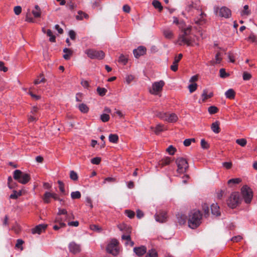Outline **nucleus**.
Masks as SVG:
<instances>
[{"label": "nucleus", "mask_w": 257, "mask_h": 257, "mask_svg": "<svg viewBox=\"0 0 257 257\" xmlns=\"http://www.w3.org/2000/svg\"><path fill=\"white\" fill-rule=\"evenodd\" d=\"M8 187L10 189H13L16 186V183H13V179L11 176L8 177Z\"/></svg>", "instance_id": "obj_49"}, {"label": "nucleus", "mask_w": 257, "mask_h": 257, "mask_svg": "<svg viewBox=\"0 0 257 257\" xmlns=\"http://www.w3.org/2000/svg\"><path fill=\"white\" fill-rule=\"evenodd\" d=\"M222 166L226 169H229L232 167V164L231 162H225L222 163Z\"/></svg>", "instance_id": "obj_62"}, {"label": "nucleus", "mask_w": 257, "mask_h": 257, "mask_svg": "<svg viewBox=\"0 0 257 257\" xmlns=\"http://www.w3.org/2000/svg\"><path fill=\"white\" fill-rule=\"evenodd\" d=\"M58 183L59 184V188L60 191L63 195H65L66 193H65V189H64V184L63 183V182L62 181H61L60 180H59L58 181Z\"/></svg>", "instance_id": "obj_48"}, {"label": "nucleus", "mask_w": 257, "mask_h": 257, "mask_svg": "<svg viewBox=\"0 0 257 257\" xmlns=\"http://www.w3.org/2000/svg\"><path fill=\"white\" fill-rule=\"evenodd\" d=\"M71 197L73 199H79L81 197V193L78 191L72 192L71 193Z\"/></svg>", "instance_id": "obj_46"}, {"label": "nucleus", "mask_w": 257, "mask_h": 257, "mask_svg": "<svg viewBox=\"0 0 257 257\" xmlns=\"http://www.w3.org/2000/svg\"><path fill=\"white\" fill-rule=\"evenodd\" d=\"M236 143L241 147H244L246 145L247 141L245 139H237Z\"/></svg>", "instance_id": "obj_45"}, {"label": "nucleus", "mask_w": 257, "mask_h": 257, "mask_svg": "<svg viewBox=\"0 0 257 257\" xmlns=\"http://www.w3.org/2000/svg\"><path fill=\"white\" fill-rule=\"evenodd\" d=\"M248 40L252 42H254L257 45V40L256 36L251 33L248 38Z\"/></svg>", "instance_id": "obj_58"}, {"label": "nucleus", "mask_w": 257, "mask_h": 257, "mask_svg": "<svg viewBox=\"0 0 257 257\" xmlns=\"http://www.w3.org/2000/svg\"><path fill=\"white\" fill-rule=\"evenodd\" d=\"M13 177L14 179L23 184L27 183L31 178L29 174L23 172L20 170H16L14 172Z\"/></svg>", "instance_id": "obj_5"}, {"label": "nucleus", "mask_w": 257, "mask_h": 257, "mask_svg": "<svg viewBox=\"0 0 257 257\" xmlns=\"http://www.w3.org/2000/svg\"><path fill=\"white\" fill-rule=\"evenodd\" d=\"M178 119V116L174 113L168 114L166 121L171 123L176 122Z\"/></svg>", "instance_id": "obj_18"}, {"label": "nucleus", "mask_w": 257, "mask_h": 257, "mask_svg": "<svg viewBox=\"0 0 257 257\" xmlns=\"http://www.w3.org/2000/svg\"><path fill=\"white\" fill-rule=\"evenodd\" d=\"M251 78V75L250 73H248L247 72H243V79L244 80H248Z\"/></svg>", "instance_id": "obj_61"}, {"label": "nucleus", "mask_w": 257, "mask_h": 257, "mask_svg": "<svg viewBox=\"0 0 257 257\" xmlns=\"http://www.w3.org/2000/svg\"><path fill=\"white\" fill-rule=\"evenodd\" d=\"M212 131L215 134H218L220 132L219 122L216 121L212 123L211 125Z\"/></svg>", "instance_id": "obj_20"}, {"label": "nucleus", "mask_w": 257, "mask_h": 257, "mask_svg": "<svg viewBox=\"0 0 257 257\" xmlns=\"http://www.w3.org/2000/svg\"><path fill=\"white\" fill-rule=\"evenodd\" d=\"M33 16H41L42 14L41 10L38 5H35L34 9L32 11Z\"/></svg>", "instance_id": "obj_25"}, {"label": "nucleus", "mask_w": 257, "mask_h": 257, "mask_svg": "<svg viewBox=\"0 0 257 257\" xmlns=\"http://www.w3.org/2000/svg\"><path fill=\"white\" fill-rule=\"evenodd\" d=\"M155 218L156 221L159 223H165L167 221V212L165 211L160 210L158 213L155 214Z\"/></svg>", "instance_id": "obj_11"}, {"label": "nucleus", "mask_w": 257, "mask_h": 257, "mask_svg": "<svg viewBox=\"0 0 257 257\" xmlns=\"http://www.w3.org/2000/svg\"><path fill=\"white\" fill-rule=\"evenodd\" d=\"M78 107L80 111L82 113H87L89 110L88 107L84 103L80 104Z\"/></svg>", "instance_id": "obj_34"}, {"label": "nucleus", "mask_w": 257, "mask_h": 257, "mask_svg": "<svg viewBox=\"0 0 257 257\" xmlns=\"http://www.w3.org/2000/svg\"><path fill=\"white\" fill-rule=\"evenodd\" d=\"M220 76L221 78H225L228 77L229 74L225 72V70L223 68H221L219 70Z\"/></svg>", "instance_id": "obj_55"}, {"label": "nucleus", "mask_w": 257, "mask_h": 257, "mask_svg": "<svg viewBox=\"0 0 257 257\" xmlns=\"http://www.w3.org/2000/svg\"><path fill=\"white\" fill-rule=\"evenodd\" d=\"M202 209L204 212V217H208L210 214L209 205L206 203H204L202 204Z\"/></svg>", "instance_id": "obj_21"}, {"label": "nucleus", "mask_w": 257, "mask_h": 257, "mask_svg": "<svg viewBox=\"0 0 257 257\" xmlns=\"http://www.w3.org/2000/svg\"><path fill=\"white\" fill-rule=\"evenodd\" d=\"M128 57V56L127 55H123V54H120L118 60V62L121 63L123 65H125L127 62Z\"/></svg>", "instance_id": "obj_26"}, {"label": "nucleus", "mask_w": 257, "mask_h": 257, "mask_svg": "<svg viewBox=\"0 0 257 257\" xmlns=\"http://www.w3.org/2000/svg\"><path fill=\"white\" fill-rule=\"evenodd\" d=\"M47 35L50 37L49 41L51 42H55L56 41V37L53 35L52 32L51 30L49 29L47 31Z\"/></svg>", "instance_id": "obj_37"}, {"label": "nucleus", "mask_w": 257, "mask_h": 257, "mask_svg": "<svg viewBox=\"0 0 257 257\" xmlns=\"http://www.w3.org/2000/svg\"><path fill=\"white\" fill-rule=\"evenodd\" d=\"M241 15H248L250 14V11L248 10V5H245L243 7V10L241 11Z\"/></svg>", "instance_id": "obj_47"}, {"label": "nucleus", "mask_w": 257, "mask_h": 257, "mask_svg": "<svg viewBox=\"0 0 257 257\" xmlns=\"http://www.w3.org/2000/svg\"><path fill=\"white\" fill-rule=\"evenodd\" d=\"M70 178L73 181L78 180V175L76 172L74 171H71L70 172Z\"/></svg>", "instance_id": "obj_51"}, {"label": "nucleus", "mask_w": 257, "mask_h": 257, "mask_svg": "<svg viewBox=\"0 0 257 257\" xmlns=\"http://www.w3.org/2000/svg\"><path fill=\"white\" fill-rule=\"evenodd\" d=\"M201 146L202 149H207L209 148V145L204 139H202L201 140Z\"/></svg>", "instance_id": "obj_56"}, {"label": "nucleus", "mask_w": 257, "mask_h": 257, "mask_svg": "<svg viewBox=\"0 0 257 257\" xmlns=\"http://www.w3.org/2000/svg\"><path fill=\"white\" fill-rule=\"evenodd\" d=\"M61 215H65V219L67 220L68 218V214H67V211L66 209H58V212L57 214V216H61Z\"/></svg>", "instance_id": "obj_35"}, {"label": "nucleus", "mask_w": 257, "mask_h": 257, "mask_svg": "<svg viewBox=\"0 0 257 257\" xmlns=\"http://www.w3.org/2000/svg\"><path fill=\"white\" fill-rule=\"evenodd\" d=\"M88 57L92 59H102L104 57L105 54L101 50H96L92 49H88L84 51Z\"/></svg>", "instance_id": "obj_6"}, {"label": "nucleus", "mask_w": 257, "mask_h": 257, "mask_svg": "<svg viewBox=\"0 0 257 257\" xmlns=\"http://www.w3.org/2000/svg\"><path fill=\"white\" fill-rule=\"evenodd\" d=\"M89 227L90 229L98 232H100L102 230L101 227L96 224L90 225Z\"/></svg>", "instance_id": "obj_42"}, {"label": "nucleus", "mask_w": 257, "mask_h": 257, "mask_svg": "<svg viewBox=\"0 0 257 257\" xmlns=\"http://www.w3.org/2000/svg\"><path fill=\"white\" fill-rule=\"evenodd\" d=\"M69 247L70 251L74 254L79 252L81 250L80 246L74 242H71Z\"/></svg>", "instance_id": "obj_15"}, {"label": "nucleus", "mask_w": 257, "mask_h": 257, "mask_svg": "<svg viewBox=\"0 0 257 257\" xmlns=\"http://www.w3.org/2000/svg\"><path fill=\"white\" fill-rule=\"evenodd\" d=\"M109 118V115L106 113H103L100 115V119L104 122L108 121Z\"/></svg>", "instance_id": "obj_53"}, {"label": "nucleus", "mask_w": 257, "mask_h": 257, "mask_svg": "<svg viewBox=\"0 0 257 257\" xmlns=\"http://www.w3.org/2000/svg\"><path fill=\"white\" fill-rule=\"evenodd\" d=\"M51 193L49 192H46L44 195V196L43 197V199L44 200V202L46 203H49L50 202V198L51 197Z\"/></svg>", "instance_id": "obj_31"}, {"label": "nucleus", "mask_w": 257, "mask_h": 257, "mask_svg": "<svg viewBox=\"0 0 257 257\" xmlns=\"http://www.w3.org/2000/svg\"><path fill=\"white\" fill-rule=\"evenodd\" d=\"M165 82L163 80L155 82L152 84V89L150 90V92L154 95H157L162 90Z\"/></svg>", "instance_id": "obj_8"}, {"label": "nucleus", "mask_w": 257, "mask_h": 257, "mask_svg": "<svg viewBox=\"0 0 257 257\" xmlns=\"http://www.w3.org/2000/svg\"><path fill=\"white\" fill-rule=\"evenodd\" d=\"M242 201V198L238 192H232L227 200V205L232 209L235 208L240 204Z\"/></svg>", "instance_id": "obj_3"}, {"label": "nucleus", "mask_w": 257, "mask_h": 257, "mask_svg": "<svg viewBox=\"0 0 257 257\" xmlns=\"http://www.w3.org/2000/svg\"><path fill=\"white\" fill-rule=\"evenodd\" d=\"M173 24L178 26L179 28L182 29L184 32V34L179 38L178 42L180 45L182 43L186 44L187 46H190L192 44V41L187 37L191 30V27H186L185 23L178 17H175L173 21Z\"/></svg>", "instance_id": "obj_1"}, {"label": "nucleus", "mask_w": 257, "mask_h": 257, "mask_svg": "<svg viewBox=\"0 0 257 257\" xmlns=\"http://www.w3.org/2000/svg\"><path fill=\"white\" fill-rule=\"evenodd\" d=\"M126 215L130 218H132L135 216V212L133 211L129 210H126L125 211Z\"/></svg>", "instance_id": "obj_64"}, {"label": "nucleus", "mask_w": 257, "mask_h": 257, "mask_svg": "<svg viewBox=\"0 0 257 257\" xmlns=\"http://www.w3.org/2000/svg\"><path fill=\"white\" fill-rule=\"evenodd\" d=\"M211 213L216 216H219L221 215L220 208L217 204H212L211 206Z\"/></svg>", "instance_id": "obj_17"}, {"label": "nucleus", "mask_w": 257, "mask_h": 257, "mask_svg": "<svg viewBox=\"0 0 257 257\" xmlns=\"http://www.w3.org/2000/svg\"><path fill=\"white\" fill-rule=\"evenodd\" d=\"M65 219V217L64 218H62L59 216H56L54 222L55 223L59 224L61 227H65L66 224L64 223V221H66Z\"/></svg>", "instance_id": "obj_19"}, {"label": "nucleus", "mask_w": 257, "mask_h": 257, "mask_svg": "<svg viewBox=\"0 0 257 257\" xmlns=\"http://www.w3.org/2000/svg\"><path fill=\"white\" fill-rule=\"evenodd\" d=\"M176 151V149L173 147L172 146H170L167 149V151L170 155H173L175 151Z\"/></svg>", "instance_id": "obj_63"}, {"label": "nucleus", "mask_w": 257, "mask_h": 257, "mask_svg": "<svg viewBox=\"0 0 257 257\" xmlns=\"http://www.w3.org/2000/svg\"><path fill=\"white\" fill-rule=\"evenodd\" d=\"M186 216L182 214L177 215V221L180 224H184L186 222Z\"/></svg>", "instance_id": "obj_28"}, {"label": "nucleus", "mask_w": 257, "mask_h": 257, "mask_svg": "<svg viewBox=\"0 0 257 257\" xmlns=\"http://www.w3.org/2000/svg\"><path fill=\"white\" fill-rule=\"evenodd\" d=\"M213 95V93L212 92H208V90L207 89H204L201 94V100H200L199 102H205L207 99L211 98Z\"/></svg>", "instance_id": "obj_13"}, {"label": "nucleus", "mask_w": 257, "mask_h": 257, "mask_svg": "<svg viewBox=\"0 0 257 257\" xmlns=\"http://www.w3.org/2000/svg\"><path fill=\"white\" fill-rule=\"evenodd\" d=\"M164 36L167 39H171L173 37V32L169 30H164L163 32Z\"/></svg>", "instance_id": "obj_38"}, {"label": "nucleus", "mask_w": 257, "mask_h": 257, "mask_svg": "<svg viewBox=\"0 0 257 257\" xmlns=\"http://www.w3.org/2000/svg\"><path fill=\"white\" fill-rule=\"evenodd\" d=\"M225 95L227 98L233 99L235 97V91L232 89H229L226 91Z\"/></svg>", "instance_id": "obj_27"}, {"label": "nucleus", "mask_w": 257, "mask_h": 257, "mask_svg": "<svg viewBox=\"0 0 257 257\" xmlns=\"http://www.w3.org/2000/svg\"><path fill=\"white\" fill-rule=\"evenodd\" d=\"M241 181V180L240 178H233L229 180L227 184L231 187L234 184H239Z\"/></svg>", "instance_id": "obj_32"}, {"label": "nucleus", "mask_w": 257, "mask_h": 257, "mask_svg": "<svg viewBox=\"0 0 257 257\" xmlns=\"http://www.w3.org/2000/svg\"><path fill=\"white\" fill-rule=\"evenodd\" d=\"M101 161L100 157H95L91 160V163L93 164L98 165Z\"/></svg>", "instance_id": "obj_57"}, {"label": "nucleus", "mask_w": 257, "mask_h": 257, "mask_svg": "<svg viewBox=\"0 0 257 257\" xmlns=\"http://www.w3.org/2000/svg\"><path fill=\"white\" fill-rule=\"evenodd\" d=\"M152 5L155 9H158L160 12L163 10L161 3L158 0H154L152 2Z\"/></svg>", "instance_id": "obj_29"}, {"label": "nucleus", "mask_w": 257, "mask_h": 257, "mask_svg": "<svg viewBox=\"0 0 257 257\" xmlns=\"http://www.w3.org/2000/svg\"><path fill=\"white\" fill-rule=\"evenodd\" d=\"M97 92L100 96H103L105 95L107 90L105 88L98 87L97 88Z\"/></svg>", "instance_id": "obj_40"}, {"label": "nucleus", "mask_w": 257, "mask_h": 257, "mask_svg": "<svg viewBox=\"0 0 257 257\" xmlns=\"http://www.w3.org/2000/svg\"><path fill=\"white\" fill-rule=\"evenodd\" d=\"M241 198L245 203H250L253 197V191L250 187L247 185L243 186L241 188Z\"/></svg>", "instance_id": "obj_4"}, {"label": "nucleus", "mask_w": 257, "mask_h": 257, "mask_svg": "<svg viewBox=\"0 0 257 257\" xmlns=\"http://www.w3.org/2000/svg\"><path fill=\"white\" fill-rule=\"evenodd\" d=\"M14 11L16 15H19L22 12V8L21 6H17L15 7Z\"/></svg>", "instance_id": "obj_60"}, {"label": "nucleus", "mask_w": 257, "mask_h": 257, "mask_svg": "<svg viewBox=\"0 0 257 257\" xmlns=\"http://www.w3.org/2000/svg\"><path fill=\"white\" fill-rule=\"evenodd\" d=\"M161 164H160L162 166H164L165 165H167L170 164V159L169 158H166L163 160H162Z\"/></svg>", "instance_id": "obj_59"}, {"label": "nucleus", "mask_w": 257, "mask_h": 257, "mask_svg": "<svg viewBox=\"0 0 257 257\" xmlns=\"http://www.w3.org/2000/svg\"><path fill=\"white\" fill-rule=\"evenodd\" d=\"M191 6H192V8L195 9L198 12H200V14H199V16H200V17L203 16L204 14L202 12H201V9L199 5H198V4L197 3H193L192 5H191Z\"/></svg>", "instance_id": "obj_36"}, {"label": "nucleus", "mask_w": 257, "mask_h": 257, "mask_svg": "<svg viewBox=\"0 0 257 257\" xmlns=\"http://www.w3.org/2000/svg\"><path fill=\"white\" fill-rule=\"evenodd\" d=\"M220 53L218 52L215 57V61H211L210 62V63L211 65H214V64H219L221 62L222 60V58L220 57Z\"/></svg>", "instance_id": "obj_30"}, {"label": "nucleus", "mask_w": 257, "mask_h": 257, "mask_svg": "<svg viewBox=\"0 0 257 257\" xmlns=\"http://www.w3.org/2000/svg\"><path fill=\"white\" fill-rule=\"evenodd\" d=\"M39 76L42 78L41 80L38 78L35 79L34 81V83L35 85H37L40 83H44L46 81V79L44 77L43 74H41Z\"/></svg>", "instance_id": "obj_43"}, {"label": "nucleus", "mask_w": 257, "mask_h": 257, "mask_svg": "<svg viewBox=\"0 0 257 257\" xmlns=\"http://www.w3.org/2000/svg\"><path fill=\"white\" fill-rule=\"evenodd\" d=\"M176 163L178 167L177 172L179 173H185L189 168L187 160L183 158H177L176 160Z\"/></svg>", "instance_id": "obj_7"}, {"label": "nucleus", "mask_w": 257, "mask_h": 257, "mask_svg": "<svg viewBox=\"0 0 257 257\" xmlns=\"http://www.w3.org/2000/svg\"><path fill=\"white\" fill-rule=\"evenodd\" d=\"M47 227V224H39L31 229L32 233L40 234L45 230Z\"/></svg>", "instance_id": "obj_12"}, {"label": "nucleus", "mask_w": 257, "mask_h": 257, "mask_svg": "<svg viewBox=\"0 0 257 257\" xmlns=\"http://www.w3.org/2000/svg\"><path fill=\"white\" fill-rule=\"evenodd\" d=\"M145 257H158L157 252L155 249L149 250Z\"/></svg>", "instance_id": "obj_39"}, {"label": "nucleus", "mask_w": 257, "mask_h": 257, "mask_svg": "<svg viewBox=\"0 0 257 257\" xmlns=\"http://www.w3.org/2000/svg\"><path fill=\"white\" fill-rule=\"evenodd\" d=\"M208 110L210 114H214L218 111V109L215 106H211L208 107Z\"/></svg>", "instance_id": "obj_52"}, {"label": "nucleus", "mask_w": 257, "mask_h": 257, "mask_svg": "<svg viewBox=\"0 0 257 257\" xmlns=\"http://www.w3.org/2000/svg\"><path fill=\"white\" fill-rule=\"evenodd\" d=\"M218 12L219 13V16H231V10L226 7H222L219 9V7L215 6L214 7L215 15H217Z\"/></svg>", "instance_id": "obj_10"}, {"label": "nucleus", "mask_w": 257, "mask_h": 257, "mask_svg": "<svg viewBox=\"0 0 257 257\" xmlns=\"http://www.w3.org/2000/svg\"><path fill=\"white\" fill-rule=\"evenodd\" d=\"M22 195V191H20L19 192H17L16 191H14L13 194H12L10 196V198L11 199H17L19 196H21Z\"/></svg>", "instance_id": "obj_41"}, {"label": "nucleus", "mask_w": 257, "mask_h": 257, "mask_svg": "<svg viewBox=\"0 0 257 257\" xmlns=\"http://www.w3.org/2000/svg\"><path fill=\"white\" fill-rule=\"evenodd\" d=\"M167 115L168 113L163 112H159L156 114L157 116L165 121L166 119H167Z\"/></svg>", "instance_id": "obj_50"}, {"label": "nucleus", "mask_w": 257, "mask_h": 257, "mask_svg": "<svg viewBox=\"0 0 257 257\" xmlns=\"http://www.w3.org/2000/svg\"><path fill=\"white\" fill-rule=\"evenodd\" d=\"M63 52L65 54L63 55V58L65 60H69L70 58V56L72 55L73 52L70 49L65 48L63 50Z\"/></svg>", "instance_id": "obj_22"}, {"label": "nucleus", "mask_w": 257, "mask_h": 257, "mask_svg": "<svg viewBox=\"0 0 257 257\" xmlns=\"http://www.w3.org/2000/svg\"><path fill=\"white\" fill-rule=\"evenodd\" d=\"M166 130L167 128L165 127V126L164 125L159 123L157 124L156 127L155 128L154 132L156 135H158L160 132H162Z\"/></svg>", "instance_id": "obj_24"}, {"label": "nucleus", "mask_w": 257, "mask_h": 257, "mask_svg": "<svg viewBox=\"0 0 257 257\" xmlns=\"http://www.w3.org/2000/svg\"><path fill=\"white\" fill-rule=\"evenodd\" d=\"M117 244L118 241L116 239H113L111 240L106 247L107 251L113 255H116L118 253V250L117 247Z\"/></svg>", "instance_id": "obj_9"}, {"label": "nucleus", "mask_w": 257, "mask_h": 257, "mask_svg": "<svg viewBox=\"0 0 257 257\" xmlns=\"http://www.w3.org/2000/svg\"><path fill=\"white\" fill-rule=\"evenodd\" d=\"M202 214L199 210H194L189 215L188 226L192 229L197 228L201 223Z\"/></svg>", "instance_id": "obj_2"}, {"label": "nucleus", "mask_w": 257, "mask_h": 257, "mask_svg": "<svg viewBox=\"0 0 257 257\" xmlns=\"http://www.w3.org/2000/svg\"><path fill=\"white\" fill-rule=\"evenodd\" d=\"M109 142L113 143H116L118 140V137L116 134H110L108 137Z\"/></svg>", "instance_id": "obj_33"}, {"label": "nucleus", "mask_w": 257, "mask_h": 257, "mask_svg": "<svg viewBox=\"0 0 257 257\" xmlns=\"http://www.w3.org/2000/svg\"><path fill=\"white\" fill-rule=\"evenodd\" d=\"M134 251L138 256H142L147 252V248L144 246L136 247L134 248Z\"/></svg>", "instance_id": "obj_16"}, {"label": "nucleus", "mask_w": 257, "mask_h": 257, "mask_svg": "<svg viewBox=\"0 0 257 257\" xmlns=\"http://www.w3.org/2000/svg\"><path fill=\"white\" fill-rule=\"evenodd\" d=\"M131 232V231H128V234H123L121 236V239L122 240H126V242H125V244L126 245H128V241H130V239H131V236L130 235V233Z\"/></svg>", "instance_id": "obj_44"}, {"label": "nucleus", "mask_w": 257, "mask_h": 257, "mask_svg": "<svg viewBox=\"0 0 257 257\" xmlns=\"http://www.w3.org/2000/svg\"><path fill=\"white\" fill-rule=\"evenodd\" d=\"M197 87V84L196 83H192L188 86V88L190 93H192L195 91Z\"/></svg>", "instance_id": "obj_54"}, {"label": "nucleus", "mask_w": 257, "mask_h": 257, "mask_svg": "<svg viewBox=\"0 0 257 257\" xmlns=\"http://www.w3.org/2000/svg\"><path fill=\"white\" fill-rule=\"evenodd\" d=\"M194 22L197 25L201 26L205 24L206 20L204 17H195Z\"/></svg>", "instance_id": "obj_23"}, {"label": "nucleus", "mask_w": 257, "mask_h": 257, "mask_svg": "<svg viewBox=\"0 0 257 257\" xmlns=\"http://www.w3.org/2000/svg\"><path fill=\"white\" fill-rule=\"evenodd\" d=\"M146 52V49L143 46H139L137 49H134L133 53L136 58H138L141 56L144 55Z\"/></svg>", "instance_id": "obj_14"}]
</instances>
